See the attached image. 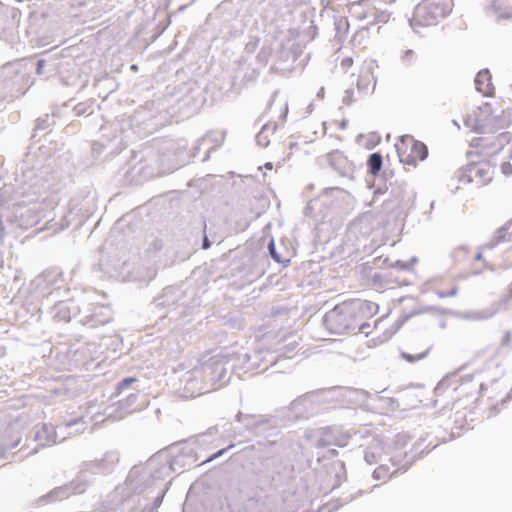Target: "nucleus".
I'll return each mask as SVG.
<instances>
[{
  "instance_id": "1",
  "label": "nucleus",
  "mask_w": 512,
  "mask_h": 512,
  "mask_svg": "<svg viewBox=\"0 0 512 512\" xmlns=\"http://www.w3.org/2000/svg\"><path fill=\"white\" fill-rule=\"evenodd\" d=\"M177 150L178 145L174 140H154L134 154V159L138 162L125 172L126 180L138 185L178 169L181 163Z\"/></svg>"
},
{
  "instance_id": "2",
  "label": "nucleus",
  "mask_w": 512,
  "mask_h": 512,
  "mask_svg": "<svg viewBox=\"0 0 512 512\" xmlns=\"http://www.w3.org/2000/svg\"><path fill=\"white\" fill-rule=\"evenodd\" d=\"M378 311V305L371 301L353 299L335 305L325 313L323 324L334 335L355 332L357 323L363 317H372Z\"/></svg>"
},
{
  "instance_id": "3",
  "label": "nucleus",
  "mask_w": 512,
  "mask_h": 512,
  "mask_svg": "<svg viewBox=\"0 0 512 512\" xmlns=\"http://www.w3.org/2000/svg\"><path fill=\"white\" fill-rule=\"evenodd\" d=\"M166 478L164 471L155 459L151 456L144 465H134L125 480V487L128 491L127 496L131 494L153 493Z\"/></svg>"
},
{
  "instance_id": "4",
  "label": "nucleus",
  "mask_w": 512,
  "mask_h": 512,
  "mask_svg": "<svg viewBox=\"0 0 512 512\" xmlns=\"http://www.w3.org/2000/svg\"><path fill=\"white\" fill-rule=\"evenodd\" d=\"M154 456L166 477L171 473L181 474L183 471L196 466L198 460L195 448L185 441L161 449Z\"/></svg>"
},
{
  "instance_id": "5",
  "label": "nucleus",
  "mask_w": 512,
  "mask_h": 512,
  "mask_svg": "<svg viewBox=\"0 0 512 512\" xmlns=\"http://www.w3.org/2000/svg\"><path fill=\"white\" fill-rule=\"evenodd\" d=\"M260 500L258 487L249 479L242 478L230 485L220 509L223 512H243L247 503Z\"/></svg>"
},
{
  "instance_id": "6",
  "label": "nucleus",
  "mask_w": 512,
  "mask_h": 512,
  "mask_svg": "<svg viewBox=\"0 0 512 512\" xmlns=\"http://www.w3.org/2000/svg\"><path fill=\"white\" fill-rule=\"evenodd\" d=\"M318 394L307 392L290 402L289 406L280 408L287 427L294 423L309 420L325 411L319 405Z\"/></svg>"
},
{
  "instance_id": "7",
  "label": "nucleus",
  "mask_w": 512,
  "mask_h": 512,
  "mask_svg": "<svg viewBox=\"0 0 512 512\" xmlns=\"http://www.w3.org/2000/svg\"><path fill=\"white\" fill-rule=\"evenodd\" d=\"M454 6L453 0H422L414 8L413 17L409 18V24L419 26L436 25L439 20L448 16Z\"/></svg>"
},
{
  "instance_id": "8",
  "label": "nucleus",
  "mask_w": 512,
  "mask_h": 512,
  "mask_svg": "<svg viewBox=\"0 0 512 512\" xmlns=\"http://www.w3.org/2000/svg\"><path fill=\"white\" fill-rule=\"evenodd\" d=\"M224 355H215L198 366L210 391L226 386L232 377V371Z\"/></svg>"
},
{
  "instance_id": "9",
  "label": "nucleus",
  "mask_w": 512,
  "mask_h": 512,
  "mask_svg": "<svg viewBox=\"0 0 512 512\" xmlns=\"http://www.w3.org/2000/svg\"><path fill=\"white\" fill-rule=\"evenodd\" d=\"M351 437L352 433L350 430H343L338 426L320 427L305 432L306 440L317 449L328 446L344 447L348 444Z\"/></svg>"
},
{
  "instance_id": "10",
  "label": "nucleus",
  "mask_w": 512,
  "mask_h": 512,
  "mask_svg": "<svg viewBox=\"0 0 512 512\" xmlns=\"http://www.w3.org/2000/svg\"><path fill=\"white\" fill-rule=\"evenodd\" d=\"M410 437L405 433H399L393 440V446L390 447V456L388 461L391 466H400V470L406 472L418 457H421L425 452L424 449L417 451V448L406 450Z\"/></svg>"
},
{
  "instance_id": "11",
  "label": "nucleus",
  "mask_w": 512,
  "mask_h": 512,
  "mask_svg": "<svg viewBox=\"0 0 512 512\" xmlns=\"http://www.w3.org/2000/svg\"><path fill=\"white\" fill-rule=\"evenodd\" d=\"M29 62L18 61L9 63L4 67L3 75L10 87L14 97L24 95L28 88L33 84V80L28 71Z\"/></svg>"
},
{
  "instance_id": "12",
  "label": "nucleus",
  "mask_w": 512,
  "mask_h": 512,
  "mask_svg": "<svg viewBox=\"0 0 512 512\" xmlns=\"http://www.w3.org/2000/svg\"><path fill=\"white\" fill-rule=\"evenodd\" d=\"M379 0H358L350 4V13L359 20H369L368 25L387 23L391 12L380 7Z\"/></svg>"
},
{
  "instance_id": "13",
  "label": "nucleus",
  "mask_w": 512,
  "mask_h": 512,
  "mask_svg": "<svg viewBox=\"0 0 512 512\" xmlns=\"http://www.w3.org/2000/svg\"><path fill=\"white\" fill-rule=\"evenodd\" d=\"M493 173L494 167L489 161L470 162L459 169L457 179L461 183L475 182L477 187H482L491 182Z\"/></svg>"
},
{
  "instance_id": "14",
  "label": "nucleus",
  "mask_w": 512,
  "mask_h": 512,
  "mask_svg": "<svg viewBox=\"0 0 512 512\" xmlns=\"http://www.w3.org/2000/svg\"><path fill=\"white\" fill-rule=\"evenodd\" d=\"M88 489V480L83 474L77 473L76 477L59 487H55L38 499L39 505H46L68 499L72 495L82 494Z\"/></svg>"
},
{
  "instance_id": "15",
  "label": "nucleus",
  "mask_w": 512,
  "mask_h": 512,
  "mask_svg": "<svg viewBox=\"0 0 512 512\" xmlns=\"http://www.w3.org/2000/svg\"><path fill=\"white\" fill-rule=\"evenodd\" d=\"M119 462V455L115 451H109L104 456L95 461L83 462L80 465L79 474L84 475V479L88 480V488L93 482V475L96 474H109L111 473L117 463Z\"/></svg>"
},
{
  "instance_id": "16",
  "label": "nucleus",
  "mask_w": 512,
  "mask_h": 512,
  "mask_svg": "<svg viewBox=\"0 0 512 512\" xmlns=\"http://www.w3.org/2000/svg\"><path fill=\"white\" fill-rule=\"evenodd\" d=\"M179 395L182 398H194L210 392L198 367L186 371L180 378Z\"/></svg>"
},
{
  "instance_id": "17",
  "label": "nucleus",
  "mask_w": 512,
  "mask_h": 512,
  "mask_svg": "<svg viewBox=\"0 0 512 512\" xmlns=\"http://www.w3.org/2000/svg\"><path fill=\"white\" fill-rule=\"evenodd\" d=\"M182 96L178 100L179 109L187 115L196 113L206 102L204 89L197 83H188L181 89Z\"/></svg>"
},
{
  "instance_id": "18",
  "label": "nucleus",
  "mask_w": 512,
  "mask_h": 512,
  "mask_svg": "<svg viewBox=\"0 0 512 512\" xmlns=\"http://www.w3.org/2000/svg\"><path fill=\"white\" fill-rule=\"evenodd\" d=\"M112 320L113 311L109 306L93 305L80 318L79 322L89 329H95L110 323Z\"/></svg>"
},
{
  "instance_id": "19",
  "label": "nucleus",
  "mask_w": 512,
  "mask_h": 512,
  "mask_svg": "<svg viewBox=\"0 0 512 512\" xmlns=\"http://www.w3.org/2000/svg\"><path fill=\"white\" fill-rule=\"evenodd\" d=\"M64 439L58 438L56 427L51 423H43L34 434L35 446L29 450L25 456L36 454L40 448L51 447Z\"/></svg>"
},
{
  "instance_id": "20",
  "label": "nucleus",
  "mask_w": 512,
  "mask_h": 512,
  "mask_svg": "<svg viewBox=\"0 0 512 512\" xmlns=\"http://www.w3.org/2000/svg\"><path fill=\"white\" fill-rule=\"evenodd\" d=\"M280 426L287 427L280 409L275 410L272 415L261 414L256 436L264 438L275 436L278 434Z\"/></svg>"
},
{
  "instance_id": "21",
  "label": "nucleus",
  "mask_w": 512,
  "mask_h": 512,
  "mask_svg": "<svg viewBox=\"0 0 512 512\" xmlns=\"http://www.w3.org/2000/svg\"><path fill=\"white\" fill-rule=\"evenodd\" d=\"M261 7V17L266 23H273L282 8L298 5L299 0H253Z\"/></svg>"
},
{
  "instance_id": "22",
  "label": "nucleus",
  "mask_w": 512,
  "mask_h": 512,
  "mask_svg": "<svg viewBox=\"0 0 512 512\" xmlns=\"http://www.w3.org/2000/svg\"><path fill=\"white\" fill-rule=\"evenodd\" d=\"M181 296H183L182 287L168 286L163 289L160 296L154 299V303L157 307H171L168 313H172L177 309L180 311L182 309Z\"/></svg>"
},
{
  "instance_id": "23",
  "label": "nucleus",
  "mask_w": 512,
  "mask_h": 512,
  "mask_svg": "<svg viewBox=\"0 0 512 512\" xmlns=\"http://www.w3.org/2000/svg\"><path fill=\"white\" fill-rule=\"evenodd\" d=\"M183 296H181V306L182 309L175 313L173 317H181L186 316L189 313V310L199 307L202 303L201 295L199 293V288L195 286H181Z\"/></svg>"
},
{
  "instance_id": "24",
  "label": "nucleus",
  "mask_w": 512,
  "mask_h": 512,
  "mask_svg": "<svg viewBox=\"0 0 512 512\" xmlns=\"http://www.w3.org/2000/svg\"><path fill=\"white\" fill-rule=\"evenodd\" d=\"M78 312V307L69 301H57L50 307L51 317L59 322H69Z\"/></svg>"
},
{
  "instance_id": "25",
  "label": "nucleus",
  "mask_w": 512,
  "mask_h": 512,
  "mask_svg": "<svg viewBox=\"0 0 512 512\" xmlns=\"http://www.w3.org/2000/svg\"><path fill=\"white\" fill-rule=\"evenodd\" d=\"M23 62H29L28 71L31 73L35 70L37 75H44L50 77L57 72L58 66L50 57L40 58L37 60L33 59H22Z\"/></svg>"
},
{
  "instance_id": "26",
  "label": "nucleus",
  "mask_w": 512,
  "mask_h": 512,
  "mask_svg": "<svg viewBox=\"0 0 512 512\" xmlns=\"http://www.w3.org/2000/svg\"><path fill=\"white\" fill-rule=\"evenodd\" d=\"M260 415L261 414H249L238 411L235 415V421L240 423L243 427V430L239 431L238 435L244 436L245 433H248L249 435L256 436Z\"/></svg>"
},
{
  "instance_id": "27",
  "label": "nucleus",
  "mask_w": 512,
  "mask_h": 512,
  "mask_svg": "<svg viewBox=\"0 0 512 512\" xmlns=\"http://www.w3.org/2000/svg\"><path fill=\"white\" fill-rule=\"evenodd\" d=\"M389 185L392 187L390 191V197L384 201L383 209L387 211H393L398 209L401 203L405 200L407 196V185L403 183L397 186H393L392 182H389Z\"/></svg>"
},
{
  "instance_id": "28",
  "label": "nucleus",
  "mask_w": 512,
  "mask_h": 512,
  "mask_svg": "<svg viewBox=\"0 0 512 512\" xmlns=\"http://www.w3.org/2000/svg\"><path fill=\"white\" fill-rule=\"evenodd\" d=\"M131 272H122L123 282H148L155 277V271L144 266H136L133 262Z\"/></svg>"
},
{
  "instance_id": "29",
  "label": "nucleus",
  "mask_w": 512,
  "mask_h": 512,
  "mask_svg": "<svg viewBox=\"0 0 512 512\" xmlns=\"http://www.w3.org/2000/svg\"><path fill=\"white\" fill-rule=\"evenodd\" d=\"M227 364H229L232 373H236L237 371H243L244 373H248V362L250 361V353L246 351H237L231 354L224 355Z\"/></svg>"
},
{
  "instance_id": "30",
  "label": "nucleus",
  "mask_w": 512,
  "mask_h": 512,
  "mask_svg": "<svg viewBox=\"0 0 512 512\" xmlns=\"http://www.w3.org/2000/svg\"><path fill=\"white\" fill-rule=\"evenodd\" d=\"M475 89L480 92L484 97H489L494 92V86L492 84V77L488 69L479 71L476 74Z\"/></svg>"
},
{
  "instance_id": "31",
  "label": "nucleus",
  "mask_w": 512,
  "mask_h": 512,
  "mask_svg": "<svg viewBox=\"0 0 512 512\" xmlns=\"http://www.w3.org/2000/svg\"><path fill=\"white\" fill-rule=\"evenodd\" d=\"M294 479L293 466H284L271 477L270 486L273 489H282L288 486Z\"/></svg>"
},
{
  "instance_id": "32",
  "label": "nucleus",
  "mask_w": 512,
  "mask_h": 512,
  "mask_svg": "<svg viewBox=\"0 0 512 512\" xmlns=\"http://www.w3.org/2000/svg\"><path fill=\"white\" fill-rule=\"evenodd\" d=\"M384 454L390 456L389 453H384L382 442L377 438H373L372 443L364 451V460L369 465L377 464L383 460Z\"/></svg>"
},
{
  "instance_id": "33",
  "label": "nucleus",
  "mask_w": 512,
  "mask_h": 512,
  "mask_svg": "<svg viewBox=\"0 0 512 512\" xmlns=\"http://www.w3.org/2000/svg\"><path fill=\"white\" fill-rule=\"evenodd\" d=\"M139 397L140 390L136 389L134 392H129L126 398H119L114 403L118 405V409L123 413H132L142 407V404H137Z\"/></svg>"
},
{
  "instance_id": "34",
  "label": "nucleus",
  "mask_w": 512,
  "mask_h": 512,
  "mask_svg": "<svg viewBox=\"0 0 512 512\" xmlns=\"http://www.w3.org/2000/svg\"><path fill=\"white\" fill-rule=\"evenodd\" d=\"M62 276V272L59 270L48 271L42 275V281L45 283L46 287L52 289L50 295L53 296L55 292L61 288L64 283Z\"/></svg>"
},
{
  "instance_id": "35",
  "label": "nucleus",
  "mask_w": 512,
  "mask_h": 512,
  "mask_svg": "<svg viewBox=\"0 0 512 512\" xmlns=\"http://www.w3.org/2000/svg\"><path fill=\"white\" fill-rule=\"evenodd\" d=\"M312 392L318 394L319 405L323 406L322 404L325 402L338 400L340 397H344L347 390L343 387L335 386L328 389H321Z\"/></svg>"
},
{
  "instance_id": "36",
  "label": "nucleus",
  "mask_w": 512,
  "mask_h": 512,
  "mask_svg": "<svg viewBox=\"0 0 512 512\" xmlns=\"http://www.w3.org/2000/svg\"><path fill=\"white\" fill-rule=\"evenodd\" d=\"M486 14L488 16L495 15V21L497 23L502 20H512V9H503L499 0L493 1L489 6L486 7Z\"/></svg>"
},
{
  "instance_id": "37",
  "label": "nucleus",
  "mask_w": 512,
  "mask_h": 512,
  "mask_svg": "<svg viewBox=\"0 0 512 512\" xmlns=\"http://www.w3.org/2000/svg\"><path fill=\"white\" fill-rule=\"evenodd\" d=\"M512 226V219L507 221L503 226L498 228L492 239L485 245L488 249L495 248L501 242H507L510 240L509 229Z\"/></svg>"
},
{
  "instance_id": "38",
  "label": "nucleus",
  "mask_w": 512,
  "mask_h": 512,
  "mask_svg": "<svg viewBox=\"0 0 512 512\" xmlns=\"http://www.w3.org/2000/svg\"><path fill=\"white\" fill-rule=\"evenodd\" d=\"M55 116L54 115H44L39 117L36 120V125L34 128V132L32 134V138H35L39 132H44L45 134L52 131V127L55 125Z\"/></svg>"
},
{
  "instance_id": "39",
  "label": "nucleus",
  "mask_w": 512,
  "mask_h": 512,
  "mask_svg": "<svg viewBox=\"0 0 512 512\" xmlns=\"http://www.w3.org/2000/svg\"><path fill=\"white\" fill-rule=\"evenodd\" d=\"M277 129V124L267 123L263 125L261 130L256 135V143L261 147H267L270 143L269 134H273Z\"/></svg>"
},
{
  "instance_id": "40",
  "label": "nucleus",
  "mask_w": 512,
  "mask_h": 512,
  "mask_svg": "<svg viewBox=\"0 0 512 512\" xmlns=\"http://www.w3.org/2000/svg\"><path fill=\"white\" fill-rule=\"evenodd\" d=\"M367 171L372 176H376L380 173L383 167V157L379 152L371 153L368 156L367 162Z\"/></svg>"
},
{
  "instance_id": "41",
  "label": "nucleus",
  "mask_w": 512,
  "mask_h": 512,
  "mask_svg": "<svg viewBox=\"0 0 512 512\" xmlns=\"http://www.w3.org/2000/svg\"><path fill=\"white\" fill-rule=\"evenodd\" d=\"M406 141L408 142V144L412 145L410 152L413 155H415L416 159L423 161L427 158L428 148L423 142L418 141L414 138H406Z\"/></svg>"
},
{
  "instance_id": "42",
  "label": "nucleus",
  "mask_w": 512,
  "mask_h": 512,
  "mask_svg": "<svg viewBox=\"0 0 512 512\" xmlns=\"http://www.w3.org/2000/svg\"><path fill=\"white\" fill-rule=\"evenodd\" d=\"M399 472L404 473L402 470H400V466H398L396 470L390 473V467L388 465L379 464V466L373 471L372 478L376 481L386 480L398 474Z\"/></svg>"
},
{
  "instance_id": "43",
  "label": "nucleus",
  "mask_w": 512,
  "mask_h": 512,
  "mask_svg": "<svg viewBox=\"0 0 512 512\" xmlns=\"http://www.w3.org/2000/svg\"><path fill=\"white\" fill-rule=\"evenodd\" d=\"M329 473H334L336 481L332 485V488H336L340 485L343 478L346 476L345 464L342 461H334L330 464Z\"/></svg>"
},
{
  "instance_id": "44",
  "label": "nucleus",
  "mask_w": 512,
  "mask_h": 512,
  "mask_svg": "<svg viewBox=\"0 0 512 512\" xmlns=\"http://www.w3.org/2000/svg\"><path fill=\"white\" fill-rule=\"evenodd\" d=\"M121 264L120 259H109L106 261H100L98 264L99 270L108 278L115 279L114 275L111 273L110 269L119 270V266Z\"/></svg>"
},
{
  "instance_id": "45",
  "label": "nucleus",
  "mask_w": 512,
  "mask_h": 512,
  "mask_svg": "<svg viewBox=\"0 0 512 512\" xmlns=\"http://www.w3.org/2000/svg\"><path fill=\"white\" fill-rule=\"evenodd\" d=\"M72 210L73 208H68L67 210L63 211L60 219L58 221H55V226H50V228L54 229L55 231H62L68 228L72 221Z\"/></svg>"
},
{
  "instance_id": "46",
  "label": "nucleus",
  "mask_w": 512,
  "mask_h": 512,
  "mask_svg": "<svg viewBox=\"0 0 512 512\" xmlns=\"http://www.w3.org/2000/svg\"><path fill=\"white\" fill-rule=\"evenodd\" d=\"M264 361H266L264 352L261 350L254 351L252 354H250V361L246 366L248 368V373L256 371Z\"/></svg>"
},
{
  "instance_id": "47",
  "label": "nucleus",
  "mask_w": 512,
  "mask_h": 512,
  "mask_svg": "<svg viewBox=\"0 0 512 512\" xmlns=\"http://www.w3.org/2000/svg\"><path fill=\"white\" fill-rule=\"evenodd\" d=\"M139 379L133 376H128L120 380L116 385L115 388L116 391L119 393L125 392V390H134L138 389L137 387H134V384L138 383Z\"/></svg>"
},
{
  "instance_id": "48",
  "label": "nucleus",
  "mask_w": 512,
  "mask_h": 512,
  "mask_svg": "<svg viewBox=\"0 0 512 512\" xmlns=\"http://www.w3.org/2000/svg\"><path fill=\"white\" fill-rule=\"evenodd\" d=\"M268 252L270 257L278 264H281L283 267H287L290 264V259H284L280 255V253L277 252L274 239L272 238L268 243Z\"/></svg>"
},
{
  "instance_id": "49",
  "label": "nucleus",
  "mask_w": 512,
  "mask_h": 512,
  "mask_svg": "<svg viewBox=\"0 0 512 512\" xmlns=\"http://www.w3.org/2000/svg\"><path fill=\"white\" fill-rule=\"evenodd\" d=\"M169 483L170 482H165L162 485H160L158 488H156L157 494L153 498L152 505H151V507L149 509L157 510L161 506V504L163 502V499H164V497L166 495V492L168 490V484Z\"/></svg>"
},
{
  "instance_id": "50",
  "label": "nucleus",
  "mask_w": 512,
  "mask_h": 512,
  "mask_svg": "<svg viewBox=\"0 0 512 512\" xmlns=\"http://www.w3.org/2000/svg\"><path fill=\"white\" fill-rule=\"evenodd\" d=\"M432 349V345H430L424 352H421V353H418V354H411V353H408V352H401V358L403 360H405L406 362L408 363H414L416 361H420V360H423L425 359L430 350Z\"/></svg>"
},
{
  "instance_id": "51",
  "label": "nucleus",
  "mask_w": 512,
  "mask_h": 512,
  "mask_svg": "<svg viewBox=\"0 0 512 512\" xmlns=\"http://www.w3.org/2000/svg\"><path fill=\"white\" fill-rule=\"evenodd\" d=\"M406 138H414V137L411 135H402L399 137L398 142L395 144V149H396L398 157H402L404 152L407 153L408 150H411V148H412V145L408 144V142L406 141Z\"/></svg>"
},
{
  "instance_id": "52",
  "label": "nucleus",
  "mask_w": 512,
  "mask_h": 512,
  "mask_svg": "<svg viewBox=\"0 0 512 512\" xmlns=\"http://www.w3.org/2000/svg\"><path fill=\"white\" fill-rule=\"evenodd\" d=\"M325 195H331L336 198H341L343 201H346L347 198H351L350 193L345 191L344 189H341L339 187H329L324 189Z\"/></svg>"
},
{
  "instance_id": "53",
  "label": "nucleus",
  "mask_w": 512,
  "mask_h": 512,
  "mask_svg": "<svg viewBox=\"0 0 512 512\" xmlns=\"http://www.w3.org/2000/svg\"><path fill=\"white\" fill-rule=\"evenodd\" d=\"M497 313V309L493 310H482V311H471V321H482L492 318Z\"/></svg>"
},
{
  "instance_id": "54",
  "label": "nucleus",
  "mask_w": 512,
  "mask_h": 512,
  "mask_svg": "<svg viewBox=\"0 0 512 512\" xmlns=\"http://www.w3.org/2000/svg\"><path fill=\"white\" fill-rule=\"evenodd\" d=\"M133 262L128 260L121 261L119 266V270L110 269L111 273L114 275L115 279L122 281V272H131L133 269Z\"/></svg>"
},
{
  "instance_id": "55",
  "label": "nucleus",
  "mask_w": 512,
  "mask_h": 512,
  "mask_svg": "<svg viewBox=\"0 0 512 512\" xmlns=\"http://www.w3.org/2000/svg\"><path fill=\"white\" fill-rule=\"evenodd\" d=\"M430 311H437L440 314H447L449 312V309L440 308L437 306H423L419 309H414L413 311L410 312V314L412 317H414L416 315H420V314L427 313Z\"/></svg>"
},
{
  "instance_id": "56",
  "label": "nucleus",
  "mask_w": 512,
  "mask_h": 512,
  "mask_svg": "<svg viewBox=\"0 0 512 512\" xmlns=\"http://www.w3.org/2000/svg\"><path fill=\"white\" fill-rule=\"evenodd\" d=\"M7 98H14L10 87L5 79V76L0 77V100H5Z\"/></svg>"
},
{
  "instance_id": "57",
  "label": "nucleus",
  "mask_w": 512,
  "mask_h": 512,
  "mask_svg": "<svg viewBox=\"0 0 512 512\" xmlns=\"http://www.w3.org/2000/svg\"><path fill=\"white\" fill-rule=\"evenodd\" d=\"M234 447H235V444L231 443L227 447L217 450L216 452L210 454L205 460H203L201 464H206V463L214 461L215 459L220 458L227 451H229L230 449H232Z\"/></svg>"
},
{
  "instance_id": "58",
  "label": "nucleus",
  "mask_w": 512,
  "mask_h": 512,
  "mask_svg": "<svg viewBox=\"0 0 512 512\" xmlns=\"http://www.w3.org/2000/svg\"><path fill=\"white\" fill-rule=\"evenodd\" d=\"M218 434V429L216 426L209 428L206 432L198 434L196 436L198 443H206L209 441V437H212L214 435Z\"/></svg>"
},
{
  "instance_id": "59",
  "label": "nucleus",
  "mask_w": 512,
  "mask_h": 512,
  "mask_svg": "<svg viewBox=\"0 0 512 512\" xmlns=\"http://www.w3.org/2000/svg\"><path fill=\"white\" fill-rule=\"evenodd\" d=\"M370 317H363L356 325L355 332L358 333H364L366 336L369 334L368 329L370 328V323L368 322V319Z\"/></svg>"
},
{
  "instance_id": "60",
  "label": "nucleus",
  "mask_w": 512,
  "mask_h": 512,
  "mask_svg": "<svg viewBox=\"0 0 512 512\" xmlns=\"http://www.w3.org/2000/svg\"><path fill=\"white\" fill-rule=\"evenodd\" d=\"M0 437L2 438V443H3L4 447L6 448V454L9 451H11L12 449L16 448L19 445L20 441H21L20 438L8 441V440H6V437H5L4 434H0Z\"/></svg>"
},
{
  "instance_id": "61",
  "label": "nucleus",
  "mask_w": 512,
  "mask_h": 512,
  "mask_svg": "<svg viewBox=\"0 0 512 512\" xmlns=\"http://www.w3.org/2000/svg\"><path fill=\"white\" fill-rule=\"evenodd\" d=\"M416 158L415 155H413L411 152L403 153L402 157H399V161L403 164L407 165H415L416 164Z\"/></svg>"
},
{
  "instance_id": "62",
  "label": "nucleus",
  "mask_w": 512,
  "mask_h": 512,
  "mask_svg": "<svg viewBox=\"0 0 512 512\" xmlns=\"http://www.w3.org/2000/svg\"><path fill=\"white\" fill-rule=\"evenodd\" d=\"M211 245H212V242L210 241V239L206 233V222L203 221V236H202L201 248L203 250H207L211 247Z\"/></svg>"
},
{
  "instance_id": "63",
  "label": "nucleus",
  "mask_w": 512,
  "mask_h": 512,
  "mask_svg": "<svg viewBox=\"0 0 512 512\" xmlns=\"http://www.w3.org/2000/svg\"><path fill=\"white\" fill-rule=\"evenodd\" d=\"M458 293V287L457 286H453L449 291H437L436 292V295L439 297V298H446V297H454L456 296Z\"/></svg>"
},
{
  "instance_id": "64",
  "label": "nucleus",
  "mask_w": 512,
  "mask_h": 512,
  "mask_svg": "<svg viewBox=\"0 0 512 512\" xmlns=\"http://www.w3.org/2000/svg\"><path fill=\"white\" fill-rule=\"evenodd\" d=\"M354 91L352 89H347L345 91V95L343 96V99H342V102L343 104L349 106L351 105L355 100H354Z\"/></svg>"
}]
</instances>
